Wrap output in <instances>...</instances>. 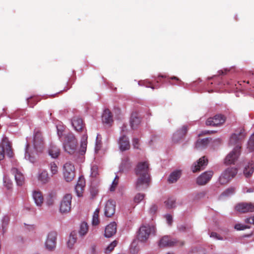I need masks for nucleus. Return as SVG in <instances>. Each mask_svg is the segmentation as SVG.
Segmentation results:
<instances>
[{"label": "nucleus", "mask_w": 254, "mask_h": 254, "mask_svg": "<svg viewBox=\"0 0 254 254\" xmlns=\"http://www.w3.org/2000/svg\"><path fill=\"white\" fill-rule=\"evenodd\" d=\"M187 131V128L186 126H183L182 128L177 130L173 136V140L174 142H178L180 140L186 133Z\"/></svg>", "instance_id": "4be33fe9"}, {"label": "nucleus", "mask_w": 254, "mask_h": 254, "mask_svg": "<svg viewBox=\"0 0 254 254\" xmlns=\"http://www.w3.org/2000/svg\"><path fill=\"white\" fill-rule=\"evenodd\" d=\"M102 121L104 123L110 124L113 121V118L111 113L108 109L104 110L102 115Z\"/></svg>", "instance_id": "cd10ccee"}, {"label": "nucleus", "mask_w": 254, "mask_h": 254, "mask_svg": "<svg viewBox=\"0 0 254 254\" xmlns=\"http://www.w3.org/2000/svg\"><path fill=\"white\" fill-rule=\"evenodd\" d=\"M155 228L153 225L149 224L142 225L138 231L137 238L141 242H145L151 234H154Z\"/></svg>", "instance_id": "20e7f679"}, {"label": "nucleus", "mask_w": 254, "mask_h": 254, "mask_svg": "<svg viewBox=\"0 0 254 254\" xmlns=\"http://www.w3.org/2000/svg\"><path fill=\"white\" fill-rule=\"evenodd\" d=\"M116 202L113 200H109L105 204L104 214L107 217L112 216L116 211Z\"/></svg>", "instance_id": "f8f14e48"}, {"label": "nucleus", "mask_w": 254, "mask_h": 254, "mask_svg": "<svg viewBox=\"0 0 254 254\" xmlns=\"http://www.w3.org/2000/svg\"><path fill=\"white\" fill-rule=\"evenodd\" d=\"M144 195L143 194L138 193L137 194L134 198V200L136 203L140 202L144 198Z\"/></svg>", "instance_id": "a18cd8bd"}, {"label": "nucleus", "mask_w": 254, "mask_h": 254, "mask_svg": "<svg viewBox=\"0 0 254 254\" xmlns=\"http://www.w3.org/2000/svg\"><path fill=\"white\" fill-rule=\"evenodd\" d=\"M219 73L220 74H223L224 72L223 70H220L218 71Z\"/></svg>", "instance_id": "052dcab7"}, {"label": "nucleus", "mask_w": 254, "mask_h": 254, "mask_svg": "<svg viewBox=\"0 0 254 254\" xmlns=\"http://www.w3.org/2000/svg\"><path fill=\"white\" fill-rule=\"evenodd\" d=\"M99 209L98 208L96 209L94 211L92 220V224L93 225H97L99 224Z\"/></svg>", "instance_id": "72a5a7b5"}, {"label": "nucleus", "mask_w": 254, "mask_h": 254, "mask_svg": "<svg viewBox=\"0 0 254 254\" xmlns=\"http://www.w3.org/2000/svg\"><path fill=\"white\" fill-rule=\"evenodd\" d=\"M118 144L120 150L124 151L130 148L128 138L125 135L121 136L118 140Z\"/></svg>", "instance_id": "a211bd4d"}, {"label": "nucleus", "mask_w": 254, "mask_h": 254, "mask_svg": "<svg viewBox=\"0 0 254 254\" xmlns=\"http://www.w3.org/2000/svg\"><path fill=\"white\" fill-rule=\"evenodd\" d=\"M167 254H173V253H168Z\"/></svg>", "instance_id": "69168bd1"}, {"label": "nucleus", "mask_w": 254, "mask_h": 254, "mask_svg": "<svg viewBox=\"0 0 254 254\" xmlns=\"http://www.w3.org/2000/svg\"><path fill=\"white\" fill-rule=\"evenodd\" d=\"M181 174L180 171L177 170L174 171L170 175L168 179V182L170 183L176 182L180 178Z\"/></svg>", "instance_id": "c756f323"}, {"label": "nucleus", "mask_w": 254, "mask_h": 254, "mask_svg": "<svg viewBox=\"0 0 254 254\" xmlns=\"http://www.w3.org/2000/svg\"><path fill=\"white\" fill-rule=\"evenodd\" d=\"M149 164L146 161L139 162L135 169V174L137 177L135 188L141 190L148 188L149 184Z\"/></svg>", "instance_id": "f03ea898"}, {"label": "nucleus", "mask_w": 254, "mask_h": 254, "mask_svg": "<svg viewBox=\"0 0 254 254\" xmlns=\"http://www.w3.org/2000/svg\"><path fill=\"white\" fill-rule=\"evenodd\" d=\"M178 229L180 231H184L186 228L185 226L181 225L178 226Z\"/></svg>", "instance_id": "13d9d810"}, {"label": "nucleus", "mask_w": 254, "mask_h": 254, "mask_svg": "<svg viewBox=\"0 0 254 254\" xmlns=\"http://www.w3.org/2000/svg\"><path fill=\"white\" fill-rule=\"evenodd\" d=\"M33 145L35 151L41 152L43 149V139L41 133L37 131L35 132L32 139Z\"/></svg>", "instance_id": "9b49d317"}, {"label": "nucleus", "mask_w": 254, "mask_h": 254, "mask_svg": "<svg viewBox=\"0 0 254 254\" xmlns=\"http://www.w3.org/2000/svg\"><path fill=\"white\" fill-rule=\"evenodd\" d=\"M172 79H178L175 76H174L173 77H172Z\"/></svg>", "instance_id": "680f3d73"}, {"label": "nucleus", "mask_w": 254, "mask_h": 254, "mask_svg": "<svg viewBox=\"0 0 254 254\" xmlns=\"http://www.w3.org/2000/svg\"><path fill=\"white\" fill-rule=\"evenodd\" d=\"M245 133L243 128H240L238 131L233 133L230 137L229 145H235L233 150L230 152L225 159V163L227 165L235 164L241 153L240 142L245 138Z\"/></svg>", "instance_id": "f257e3e1"}, {"label": "nucleus", "mask_w": 254, "mask_h": 254, "mask_svg": "<svg viewBox=\"0 0 254 254\" xmlns=\"http://www.w3.org/2000/svg\"><path fill=\"white\" fill-rule=\"evenodd\" d=\"M183 242H179L175 239L171 238L168 236H165L162 238L159 243L160 247H172L174 246H183Z\"/></svg>", "instance_id": "9d476101"}, {"label": "nucleus", "mask_w": 254, "mask_h": 254, "mask_svg": "<svg viewBox=\"0 0 254 254\" xmlns=\"http://www.w3.org/2000/svg\"><path fill=\"white\" fill-rule=\"evenodd\" d=\"M161 77H164V76L163 75H161Z\"/></svg>", "instance_id": "338daca9"}, {"label": "nucleus", "mask_w": 254, "mask_h": 254, "mask_svg": "<svg viewBox=\"0 0 254 254\" xmlns=\"http://www.w3.org/2000/svg\"><path fill=\"white\" fill-rule=\"evenodd\" d=\"M166 207L168 208H172L175 207V200L174 198H168L165 202Z\"/></svg>", "instance_id": "58836bf2"}, {"label": "nucleus", "mask_w": 254, "mask_h": 254, "mask_svg": "<svg viewBox=\"0 0 254 254\" xmlns=\"http://www.w3.org/2000/svg\"><path fill=\"white\" fill-rule=\"evenodd\" d=\"M72 125L75 130L76 131H80L83 128V121L82 119L79 117H74L72 120Z\"/></svg>", "instance_id": "b1692460"}, {"label": "nucleus", "mask_w": 254, "mask_h": 254, "mask_svg": "<svg viewBox=\"0 0 254 254\" xmlns=\"http://www.w3.org/2000/svg\"><path fill=\"white\" fill-rule=\"evenodd\" d=\"M132 144L134 148L138 149L139 147L138 139L137 138H133L132 140Z\"/></svg>", "instance_id": "603ef678"}, {"label": "nucleus", "mask_w": 254, "mask_h": 254, "mask_svg": "<svg viewBox=\"0 0 254 254\" xmlns=\"http://www.w3.org/2000/svg\"><path fill=\"white\" fill-rule=\"evenodd\" d=\"M246 222L250 224H254V216L247 218L246 220Z\"/></svg>", "instance_id": "6e6d98bb"}, {"label": "nucleus", "mask_w": 254, "mask_h": 254, "mask_svg": "<svg viewBox=\"0 0 254 254\" xmlns=\"http://www.w3.org/2000/svg\"><path fill=\"white\" fill-rule=\"evenodd\" d=\"M88 225L87 223L83 222L81 223L79 230V235L81 237L84 236L88 232Z\"/></svg>", "instance_id": "2f4dec72"}, {"label": "nucleus", "mask_w": 254, "mask_h": 254, "mask_svg": "<svg viewBox=\"0 0 254 254\" xmlns=\"http://www.w3.org/2000/svg\"><path fill=\"white\" fill-rule=\"evenodd\" d=\"M225 121V117L222 115H217L213 118H208L206 121L207 126H218L222 125Z\"/></svg>", "instance_id": "ddd939ff"}, {"label": "nucleus", "mask_w": 254, "mask_h": 254, "mask_svg": "<svg viewBox=\"0 0 254 254\" xmlns=\"http://www.w3.org/2000/svg\"><path fill=\"white\" fill-rule=\"evenodd\" d=\"M50 178L46 170H41L38 174V180L42 184H46L49 182Z\"/></svg>", "instance_id": "5701e85b"}, {"label": "nucleus", "mask_w": 254, "mask_h": 254, "mask_svg": "<svg viewBox=\"0 0 254 254\" xmlns=\"http://www.w3.org/2000/svg\"><path fill=\"white\" fill-rule=\"evenodd\" d=\"M57 130H58V134L60 137H61V136L62 135V132L61 131V130L58 127H57Z\"/></svg>", "instance_id": "bf43d9fd"}, {"label": "nucleus", "mask_w": 254, "mask_h": 254, "mask_svg": "<svg viewBox=\"0 0 254 254\" xmlns=\"http://www.w3.org/2000/svg\"><path fill=\"white\" fill-rule=\"evenodd\" d=\"M49 155L53 158H57L60 154V149L56 145H51L48 150Z\"/></svg>", "instance_id": "bb28decb"}, {"label": "nucleus", "mask_w": 254, "mask_h": 254, "mask_svg": "<svg viewBox=\"0 0 254 254\" xmlns=\"http://www.w3.org/2000/svg\"><path fill=\"white\" fill-rule=\"evenodd\" d=\"M165 217L166 219L167 222L170 226L171 225L173 222V218L172 216L170 214H166L165 216Z\"/></svg>", "instance_id": "09e8293b"}, {"label": "nucleus", "mask_w": 254, "mask_h": 254, "mask_svg": "<svg viewBox=\"0 0 254 254\" xmlns=\"http://www.w3.org/2000/svg\"><path fill=\"white\" fill-rule=\"evenodd\" d=\"M76 185H79V186H80L81 187H84L85 181H84L83 178H82L80 177L79 178L77 184H76Z\"/></svg>", "instance_id": "5fc2aeb1"}, {"label": "nucleus", "mask_w": 254, "mask_h": 254, "mask_svg": "<svg viewBox=\"0 0 254 254\" xmlns=\"http://www.w3.org/2000/svg\"><path fill=\"white\" fill-rule=\"evenodd\" d=\"M98 175V167L97 166H93L91 168V176L96 177Z\"/></svg>", "instance_id": "c03bdc74"}, {"label": "nucleus", "mask_w": 254, "mask_h": 254, "mask_svg": "<svg viewBox=\"0 0 254 254\" xmlns=\"http://www.w3.org/2000/svg\"><path fill=\"white\" fill-rule=\"evenodd\" d=\"M9 220V218L7 216H4L2 220V227L3 229H4V228H5L7 226V225L8 224Z\"/></svg>", "instance_id": "de8ad7c7"}, {"label": "nucleus", "mask_w": 254, "mask_h": 254, "mask_svg": "<svg viewBox=\"0 0 254 254\" xmlns=\"http://www.w3.org/2000/svg\"><path fill=\"white\" fill-rule=\"evenodd\" d=\"M235 208L237 211L242 213L254 211V205L251 203H239L236 206Z\"/></svg>", "instance_id": "dca6fc26"}, {"label": "nucleus", "mask_w": 254, "mask_h": 254, "mask_svg": "<svg viewBox=\"0 0 254 254\" xmlns=\"http://www.w3.org/2000/svg\"><path fill=\"white\" fill-rule=\"evenodd\" d=\"M208 139L205 138L199 140H197L195 143L196 148H200L201 147L205 146L208 143Z\"/></svg>", "instance_id": "c9c22d12"}, {"label": "nucleus", "mask_w": 254, "mask_h": 254, "mask_svg": "<svg viewBox=\"0 0 254 254\" xmlns=\"http://www.w3.org/2000/svg\"><path fill=\"white\" fill-rule=\"evenodd\" d=\"M235 188L234 187L229 188L222 193L221 197L231 196L235 193Z\"/></svg>", "instance_id": "f704fd0d"}, {"label": "nucleus", "mask_w": 254, "mask_h": 254, "mask_svg": "<svg viewBox=\"0 0 254 254\" xmlns=\"http://www.w3.org/2000/svg\"><path fill=\"white\" fill-rule=\"evenodd\" d=\"M210 237L217 240L223 241L226 239V237H222L215 232H211L210 234Z\"/></svg>", "instance_id": "ea45409f"}, {"label": "nucleus", "mask_w": 254, "mask_h": 254, "mask_svg": "<svg viewBox=\"0 0 254 254\" xmlns=\"http://www.w3.org/2000/svg\"><path fill=\"white\" fill-rule=\"evenodd\" d=\"M75 167L71 162H67L63 165V177L66 182L71 181L75 177Z\"/></svg>", "instance_id": "39448f33"}, {"label": "nucleus", "mask_w": 254, "mask_h": 254, "mask_svg": "<svg viewBox=\"0 0 254 254\" xmlns=\"http://www.w3.org/2000/svg\"><path fill=\"white\" fill-rule=\"evenodd\" d=\"M118 242L117 241L115 240L113 242H112L105 249V252L106 254H108L111 252L115 247L117 246Z\"/></svg>", "instance_id": "4c0bfd02"}, {"label": "nucleus", "mask_w": 254, "mask_h": 254, "mask_svg": "<svg viewBox=\"0 0 254 254\" xmlns=\"http://www.w3.org/2000/svg\"><path fill=\"white\" fill-rule=\"evenodd\" d=\"M213 175V172L212 171L204 172L197 178V184L202 186L205 185L210 180Z\"/></svg>", "instance_id": "2eb2a0df"}, {"label": "nucleus", "mask_w": 254, "mask_h": 254, "mask_svg": "<svg viewBox=\"0 0 254 254\" xmlns=\"http://www.w3.org/2000/svg\"><path fill=\"white\" fill-rule=\"evenodd\" d=\"M33 198L37 206H41L43 203L44 198L42 193L38 190L33 192Z\"/></svg>", "instance_id": "412c9836"}, {"label": "nucleus", "mask_w": 254, "mask_h": 254, "mask_svg": "<svg viewBox=\"0 0 254 254\" xmlns=\"http://www.w3.org/2000/svg\"><path fill=\"white\" fill-rule=\"evenodd\" d=\"M141 122L140 118L137 113H133L131 114L130 124L132 128H135Z\"/></svg>", "instance_id": "a878e982"}, {"label": "nucleus", "mask_w": 254, "mask_h": 254, "mask_svg": "<svg viewBox=\"0 0 254 254\" xmlns=\"http://www.w3.org/2000/svg\"><path fill=\"white\" fill-rule=\"evenodd\" d=\"M84 187H81L79 185H76L75 187V190L78 196H80L82 195V190H83Z\"/></svg>", "instance_id": "49530a36"}, {"label": "nucleus", "mask_w": 254, "mask_h": 254, "mask_svg": "<svg viewBox=\"0 0 254 254\" xmlns=\"http://www.w3.org/2000/svg\"><path fill=\"white\" fill-rule=\"evenodd\" d=\"M6 154L8 157H12V152L10 143L7 137L2 138L1 143L0 144V161L4 157V154Z\"/></svg>", "instance_id": "0eeeda50"}, {"label": "nucleus", "mask_w": 254, "mask_h": 254, "mask_svg": "<svg viewBox=\"0 0 254 254\" xmlns=\"http://www.w3.org/2000/svg\"><path fill=\"white\" fill-rule=\"evenodd\" d=\"M27 144L25 148V158L29 160L31 163H34L36 161V158L34 155L35 152H32L30 150L31 138H27Z\"/></svg>", "instance_id": "4468645a"}, {"label": "nucleus", "mask_w": 254, "mask_h": 254, "mask_svg": "<svg viewBox=\"0 0 254 254\" xmlns=\"http://www.w3.org/2000/svg\"><path fill=\"white\" fill-rule=\"evenodd\" d=\"M84 139L81 141V151L83 153L85 152L87 146V136H84Z\"/></svg>", "instance_id": "37998d69"}, {"label": "nucleus", "mask_w": 254, "mask_h": 254, "mask_svg": "<svg viewBox=\"0 0 254 254\" xmlns=\"http://www.w3.org/2000/svg\"><path fill=\"white\" fill-rule=\"evenodd\" d=\"M71 199L72 196L70 194H66L63 197L60 207V210L61 213H65L70 211Z\"/></svg>", "instance_id": "1a4fd4ad"}, {"label": "nucleus", "mask_w": 254, "mask_h": 254, "mask_svg": "<svg viewBox=\"0 0 254 254\" xmlns=\"http://www.w3.org/2000/svg\"><path fill=\"white\" fill-rule=\"evenodd\" d=\"M246 228L245 225L241 224H237L235 226V228L237 230H243L246 229Z\"/></svg>", "instance_id": "3c124183"}, {"label": "nucleus", "mask_w": 254, "mask_h": 254, "mask_svg": "<svg viewBox=\"0 0 254 254\" xmlns=\"http://www.w3.org/2000/svg\"><path fill=\"white\" fill-rule=\"evenodd\" d=\"M99 135H97V137H96V139L97 140L98 139V138L99 137Z\"/></svg>", "instance_id": "e2e57ef3"}, {"label": "nucleus", "mask_w": 254, "mask_h": 254, "mask_svg": "<svg viewBox=\"0 0 254 254\" xmlns=\"http://www.w3.org/2000/svg\"><path fill=\"white\" fill-rule=\"evenodd\" d=\"M151 87L152 89H154V87H153V86H151V87Z\"/></svg>", "instance_id": "0e129e2a"}, {"label": "nucleus", "mask_w": 254, "mask_h": 254, "mask_svg": "<svg viewBox=\"0 0 254 254\" xmlns=\"http://www.w3.org/2000/svg\"><path fill=\"white\" fill-rule=\"evenodd\" d=\"M254 172V161H252L245 168L244 174L246 177H250Z\"/></svg>", "instance_id": "c85d7f7f"}, {"label": "nucleus", "mask_w": 254, "mask_h": 254, "mask_svg": "<svg viewBox=\"0 0 254 254\" xmlns=\"http://www.w3.org/2000/svg\"><path fill=\"white\" fill-rule=\"evenodd\" d=\"M131 165L128 157H125L122 161L120 166V170L124 171L130 168Z\"/></svg>", "instance_id": "7c9ffc66"}, {"label": "nucleus", "mask_w": 254, "mask_h": 254, "mask_svg": "<svg viewBox=\"0 0 254 254\" xmlns=\"http://www.w3.org/2000/svg\"><path fill=\"white\" fill-rule=\"evenodd\" d=\"M76 242V238L73 235L70 236L67 242V246L69 249H72Z\"/></svg>", "instance_id": "e433bc0d"}, {"label": "nucleus", "mask_w": 254, "mask_h": 254, "mask_svg": "<svg viewBox=\"0 0 254 254\" xmlns=\"http://www.w3.org/2000/svg\"><path fill=\"white\" fill-rule=\"evenodd\" d=\"M243 192L244 193L252 192H253V189L252 188H249V189L245 188V189H244Z\"/></svg>", "instance_id": "4d7b16f0"}, {"label": "nucleus", "mask_w": 254, "mask_h": 254, "mask_svg": "<svg viewBox=\"0 0 254 254\" xmlns=\"http://www.w3.org/2000/svg\"><path fill=\"white\" fill-rule=\"evenodd\" d=\"M57 239V232L54 231L49 232L47 235L44 244L45 248L49 251L55 250L56 247Z\"/></svg>", "instance_id": "423d86ee"}, {"label": "nucleus", "mask_w": 254, "mask_h": 254, "mask_svg": "<svg viewBox=\"0 0 254 254\" xmlns=\"http://www.w3.org/2000/svg\"><path fill=\"white\" fill-rule=\"evenodd\" d=\"M57 199L56 193L55 192L51 191L49 192L46 197V204L49 207L52 206L54 205L55 201Z\"/></svg>", "instance_id": "393cba45"}, {"label": "nucleus", "mask_w": 254, "mask_h": 254, "mask_svg": "<svg viewBox=\"0 0 254 254\" xmlns=\"http://www.w3.org/2000/svg\"><path fill=\"white\" fill-rule=\"evenodd\" d=\"M208 160L204 156L201 157L198 161L194 163L191 166V170L193 172H196L203 169L207 165Z\"/></svg>", "instance_id": "f3484780"}, {"label": "nucleus", "mask_w": 254, "mask_h": 254, "mask_svg": "<svg viewBox=\"0 0 254 254\" xmlns=\"http://www.w3.org/2000/svg\"><path fill=\"white\" fill-rule=\"evenodd\" d=\"M198 254H200V252H199Z\"/></svg>", "instance_id": "774afa93"}, {"label": "nucleus", "mask_w": 254, "mask_h": 254, "mask_svg": "<svg viewBox=\"0 0 254 254\" xmlns=\"http://www.w3.org/2000/svg\"><path fill=\"white\" fill-rule=\"evenodd\" d=\"M118 179V176H117L115 180L113 181L112 184L110 187V190L111 191H114L115 190V188L116 187L117 184H118V181H116V180Z\"/></svg>", "instance_id": "8fccbe9b"}, {"label": "nucleus", "mask_w": 254, "mask_h": 254, "mask_svg": "<svg viewBox=\"0 0 254 254\" xmlns=\"http://www.w3.org/2000/svg\"><path fill=\"white\" fill-rule=\"evenodd\" d=\"M248 147L250 151L254 150V133L252 135L249 139Z\"/></svg>", "instance_id": "a19ab883"}, {"label": "nucleus", "mask_w": 254, "mask_h": 254, "mask_svg": "<svg viewBox=\"0 0 254 254\" xmlns=\"http://www.w3.org/2000/svg\"><path fill=\"white\" fill-rule=\"evenodd\" d=\"M237 173V169L235 168H228L223 172L220 175L219 182L222 185L228 183Z\"/></svg>", "instance_id": "6e6552de"}, {"label": "nucleus", "mask_w": 254, "mask_h": 254, "mask_svg": "<svg viewBox=\"0 0 254 254\" xmlns=\"http://www.w3.org/2000/svg\"><path fill=\"white\" fill-rule=\"evenodd\" d=\"M49 168L52 176L55 175L58 173V167L55 162L50 163L49 164Z\"/></svg>", "instance_id": "473e14b6"}, {"label": "nucleus", "mask_w": 254, "mask_h": 254, "mask_svg": "<svg viewBox=\"0 0 254 254\" xmlns=\"http://www.w3.org/2000/svg\"><path fill=\"white\" fill-rule=\"evenodd\" d=\"M116 232L117 224L115 222H113L106 227L104 235L107 238H110L115 235Z\"/></svg>", "instance_id": "aec40b11"}, {"label": "nucleus", "mask_w": 254, "mask_h": 254, "mask_svg": "<svg viewBox=\"0 0 254 254\" xmlns=\"http://www.w3.org/2000/svg\"><path fill=\"white\" fill-rule=\"evenodd\" d=\"M11 173L14 176L15 180L18 186H22L24 182V177L23 174L16 168H12Z\"/></svg>", "instance_id": "6ab92c4d"}, {"label": "nucleus", "mask_w": 254, "mask_h": 254, "mask_svg": "<svg viewBox=\"0 0 254 254\" xmlns=\"http://www.w3.org/2000/svg\"><path fill=\"white\" fill-rule=\"evenodd\" d=\"M158 207L155 204H153L150 208V212L151 213H154L156 212Z\"/></svg>", "instance_id": "864d4df0"}, {"label": "nucleus", "mask_w": 254, "mask_h": 254, "mask_svg": "<svg viewBox=\"0 0 254 254\" xmlns=\"http://www.w3.org/2000/svg\"><path fill=\"white\" fill-rule=\"evenodd\" d=\"M3 183H4V185L8 189H10L12 185L11 181L6 176H4L3 177Z\"/></svg>", "instance_id": "79ce46f5"}, {"label": "nucleus", "mask_w": 254, "mask_h": 254, "mask_svg": "<svg viewBox=\"0 0 254 254\" xmlns=\"http://www.w3.org/2000/svg\"><path fill=\"white\" fill-rule=\"evenodd\" d=\"M77 145V140L72 133H68L64 135L63 147L65 152L73 154L76 151Z\"/></svg>", "instance_id": "7ed1b4c3"}]
</instances>
